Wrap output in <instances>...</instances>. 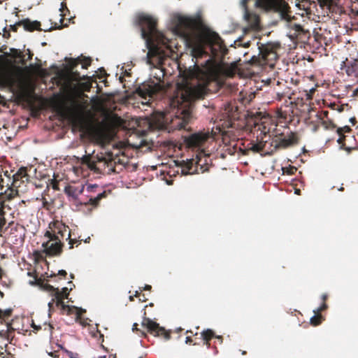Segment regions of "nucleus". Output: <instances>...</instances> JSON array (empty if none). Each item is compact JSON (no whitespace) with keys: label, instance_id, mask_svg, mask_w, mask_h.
<instances>
[{"label":"nucleus","instance_id":"nucleus-45","mask_svg":"<svg viewBox=\"0 0 358 358\" xmlns=\"http://www.w3.org/2000/svg\"><path fill=\"white\" fill-rule=\"evenodd\" d=\"M215 338L217 340V341L220 343H222V341H223V338L222 336H215Z\"/></svg>","mask_w":358,"mask_h":358},{"label":"nucleus","instance_id":"nucleus-38","mask_svg":"<svg viewBox=\"0 0 358 358\" xmlns=\"http://www.w3.org/2000/svg\"><path fill=\"white\" fill-rule=\"evenodd\" d=\"M65 352L69 358H80V355L76 352H73L67 350H65Z\"/></svg>","mask_w":358,"mask_h":358},{"label":"nucleus","instance_id":"nucleus-56","mask_svg":"<svg viewBox=\"0 0 358 358\" xmlns=\"http://www.w3.org/2000/svg\"><path fill=\"white\" fill-rule=\"evenodd\" d=\"M3 208H4L3 207V201H1L0 202V212L4 210Z\"/></svg>","mask_w":358,"mask_h":358},{"label":"nucleus","instance_id":"nucleus-27","mask_svg":"<svg viewBox=\"0 0 358 358\" xmlns=\"http://www.w3.org/2000/svg\"><path fill=\"white\" fill-rule=\"evenodd\" d=\"M351 131V129L349 126H345L341 128H338L337 130V132L338 135L340 136L339 138L338 139V143L342 146H345L344 141L345 140L346 136L343 135L344 133H348Z\"/></svg>","mask_w":358,"mask_h":358},{"label":"nucleus","instance_id":"nucleus-7","mask_svg":"<svg viewBox=\"0 0 358 358\" xmlns=\"http://www.w3.org/2000/svg\"><path fill=\"white\" fill-rule=\"evenodd\" d=\"M321 5H326L329 0H317ZM255 6L267 10L278 12L282 19L289 20L290 7L285 0H256Z\"/></svg>","mask_w":358,"mask_h":358},{"label":"nucleus","instance_id":"nucleus-25","mask_svg":"<svg viewBox=\"0 0 358 358\" xmlns=\"http://www.w3.org/2000/svg\"><path fill=\"white\" fill-rule=\"evenodd\" d=\"M84 190V187H83L80 189H78L77 187L73 186H66L64 189V192L69 196H72L74 199H76L78 194H81Z\"/></svg>","mask_w":358,"mask_h":358},{"label":"nucleus","instance_id":"nucleus-54","mask_svg":"<svg viewBox=\"0 0 358 358\" xmlns=\"http://www.w3.org/2000/svg\"><path fill=\"white\" fill-rule=\"evenodd\" d=\"M328 296L327 294H323L322 296V301L323 302H325V301L327 300Z\"/></svg>","mask_w":358,"mask_h":358},{"label":"nucleus","instance_id":"nucleus-61","mask_svg":"<svg viewBox=\"0 0 358 358\" xmlns=\"http://www.w3.org/2000/svg\"><path fill=\"white\" fill-rule=\"evenodd\" d=\"M109 358H116V356L111 355L109 356Z\"/></svg>","mask_w":358,"mask_h":358},{"label":"nucleus","instance_id":"nucleus-23","mask_svg":"<svg viewBox=\"0 0 358 358\" xmlns=\"http://www.w3.org/2000/svg\"><path fill=\"white\" fill-rule=\"evenodd\" d=\"M345 72L349 76L358 77V59H353L345 64Z\"/></svg>","mask_w":358,"mask_h":358},{"label":"nucleus","instance_id":"nucleus-48","mask_svg":"<svg viewBox=\"0 0 358 358\" xmlns=\"http://www.w3.org/2000/svg\"><path fill=\"white\" fill-rule=\"evenodd\" d=\"M20 25H18L17 24V23L13 26H11V29L13 31H17V27H20Z\"/></svg>","mask_w":358,"mask_h":358},{"label":"nucleus","instance_id":"nucleus-43","mask_svg":"<svg viewBox=\"0 0 358 358\" xmlns=\"http://www.w3.org/2000/svg\"><path fill=\"white\" fill-rule=\"evenodd\" d=\"M12 357L10 353H8L7 355H5L3 352L0 353V358H11Z\"/></svg>","mask_w":358,"mask_h":358},{"label":"nucleus","instance_id":"nucleus-24","mask_svg":"<svg viewBox=\"0 0 358 358\" xmlns=\"http://www.w3.org/2000/svg\"><path fill=\"white\" fill-rule=\"evenodd\" d=\"M80 57L76 59H71L69 62V69L71 71V74L72 78L76 80H79L80 79V73L78 71H74V69L79 64Z\"/></svg>","mask_w":358,"mask_h":358},{"label":"nucleus","instance_id":"nucleus-57","mask_svg":"<svg viewBox=\"0 0 358 358\" xmlns=\"http://www.w3.org/2000/svg\"><path fill=\"white\" fill-rule=\"evenodd\" d=\"M324 117H327L329 112L327 110L322 111Z\"/></svg>","mask_w":358,"mask_h":358},{"label":"nucleus","instance_id":"nucleus-5","mask_svg":"<svg viewBox=\"0 0 358 358\" xmlns=\"http://www.w3.org/2000/svg\"><path fill=\"white\" fill-rule=\"evenodd\" d=\"M280 45L278 43H258V55H253L248 64L253 66L264 67L268 66L273 68L278 59V50Z\"/></svg>","mask_w":358,"mask_h":358},{"label":"nucleus","instance_id":"nucleus-1","mask_svg":"<svg viewBox=\"0 0 358 358\" xmlns=\"http://www.w3.org/2000/svg\"><path fill=\"white\" fill-rule=\"evenodd\" d=\"M193 72H197L196 68L194 71L189 73V75L185 76L186 83L181 87H179L180 96L171 101V105L176 108V117L172 122L178 129H185L190 120L193 102L203 99L207 94V83L208 82L206 80L203 83H199V81H196V85H189L187 83V80L191 77H196L198 80L197 77L200 72L195 75L192 74ZM201 74L202 73H201Z\"/></svg>","mask_w":358,"mask_h":358},{"label":"nucleus","instance_id":"nucleus-63","mask_svg":"<svg viewBox=\"0 0 358 358\" xmlns=\"http://www.w3.org/2000/svg\"><path fill=\"white\" fill-rule=\"evenodd\" d=\"M99 358H106V356H101V357H99Z\"/></svg>","mask_w":358,"mask_h":358},{"label":"nucleus","instance_id":"nucleus-15","mask_svg":"<svg viewBox=\"0 0 358 358\" xmlns=\"http://www.w3.org/2000/svg\"><path fill=\"white\" fill-rule=\"evenodd\" d=\"M142 326L145 327L148 331L155 336H160L166 341L171 338L170 331H166L164 327L150 318L144 317L142 321Z\"/></svg>","mask_w":358,"mask_h":358},{"label":"nucleus","instance_id":"nucleus-29","mask_svg":"<svg viewBox=\"0 0 358 358\" xmlns=\"http://www.w3.org/2000/svg\"><path fill=\"white\" fill-rule=\"evenodd\" d=\"M314 313L315 315L310 318V324L313 326H317L322 322L324 317L320 313H318L316 311H314Z\"/></svg>","mask_w":358,"mask_h":358},{"label":"nucleus","instance_id":"nucleus-53","mask_svg":"<svg viewBox=\"0 0 358 358\" xmlns=\"http://www.w3.org/2000/svg\"><path fill=\"white\" fill-rule=\"evenodd\" d=\"M152 289V287L151 285H146L144 288H143V290H151Z\"/></svg>","mask_w":358,"mask_h":358},{"label":"nucleus","instance_id":"nucleus-58","mask_svg":"<svg viewBox=\"0 0 358 358\" xmlns=\"http://www.w3.org/2000/svg\"><path fill=\"white\" fill-rule=\"evenodd\" d=\"M204 344L207 346V348H210V341H204Z\"/></svg>","mask_w":358,"mask_h":358},{"label":"nucleus","instance_id":"nucleus-17","mask_svg":"<svg viewBox=\"0 0 358 358\" xmlns=\"http://www.w3.org/2000/svg\"><path fill=\"white\" fill-rule=\"evenodd\" d=\"M86 190L88 192H97V195L95 196H91L88 201L85 203V205H91L94 207H96L100 201L102 199L106 198L107 195L106 191L101 192V187L96 184L87 185Z\"/></svg>","mask_w":358,"mask_h":358},{"label":"nucleus","instance_id":"nucleus-11","mask_svg":"<svg viewBox=\"0 0 358 358\" xmlns=\"http://www.w3.org/2000/svg\"><path fill=\"white\" fill-rule=\"evenodd\" d=\"M165 92L166 88L160 79H157L156 81L150 79L138 86L136 89L135 93L141 98L146 99L148 97L152 98L158 93Z\"/></svg>","mask_w":358,"mask_h":358},{"label":"nucleus","instance_id":"nucleus-36","mask_svg":"<svg viewBox=\"0 0 358 358\" xmlns=\"http://www.w3.org/2000/svg\"><path fill=\"white\" fill-rule=\"evenodd\" d=\"M65 10H66L67 12H69L67 6H66V3L65 2H62L61 3V8H60V11L62 12V14L61 15L62 17H64L66 16V13L64 12Z\"/></svg>","mask_w":358,"mask_h":358},{"label":"nucleus","instance_id":"nucleus-6","mask_svg":"<svg viewBox=\"0 0 358 358\" xmlns=\"http://www.w3.org/2000/svg\"><path fill=\"white\" fill-rule=\"evenodd\" d=\"M27 167H21L16 173L13 176V182L11 186H8V183L4 185L3 178L0 180V199L2 200H11L15 198L18 193V188L22 185L29 182V176L27 173Z\"/></svg>","mask_w":358,"mask_h":358},{"label":"nucleus","instance_id":"nucleus-30","mask_svg":"<svg viewBox=\"0 0 358 358\" xmlns=\"http://www.w3.org/2000/svg\"><path fill=\"white\" fill-rule=\"evenodd\" d=\"M201 338L204 341H210L213 338H215V333L213 330L208 329L201 333Z\"/></svg>","mask_w":358,"mask_h":358},{"label":"nucleus","instance_id":"nucleus-47","mask_svg":"<svg viewBox=\"0 0 358 358\" xmlns=\"http://www.w3.org/2000/svg\"><path fill=\"white\" fill-rule=\"evenodd\" d=\"M350 122L352 123V125H355L357 123V120L355 117H352L350 119Z\"/></svg>","mask_w":358,"mask_h":358},{"label":"nucleus","instance_id":"nucleus-64","mask_svg":"<svg viewBox=\"0 0 358 358\" xmlns=\"http://www.w3.org/2000/svg\"><path fill=\"white\" fill-rule=\"evenodd\" d=\"M343 189H344V188H343V187H341V188L339 189V190H340V191H343Z\"/></svg>","mask_w":358,"mask_h":358},{"label":"nucleus","instance_id":"nucleus-46","mask_svg":"<svg viewBox=\"0 0 358 358\" xmlns=\"http://www.w3.org/2000/svg\"><path fill=\"white\" fill-rule=\"evenodd\" d=\"M49 355H50L51 357H54V358H57V357H59L58 352H56V351H55V352H50V353H49Z\"/></svg>","mask_w":358,"mask_h":358},{"label":"nucleus","instance_id":"nucleus-31","mask_svg":"<svg viewBox=\"0 0 358 358\" xmlns=\"http://www.w3.org/2000/svg\"><path fill=\"white\" fill-rule=\"evenodd\" d=\"M251 146L248 148L255 152H259L262 151L264 148L265 144L263 143H250Z\"/></svg>","mask_w":358,"mask_h":358},{"label":"nucleus","instance_id":"nucleus-32","mask_svg":"<svg viewBox=\"0 0 358 358\" xmlns=\"http://www.w3.org/2000/svg\"><path fill=\"white\" fill-rule=\"evenodd\" d=\"M92 59L90 57H80L79 64H82L83 69H87L91 65Z\"/></svg>","mask_w":358,"mask_h":358},{"label":"nucleus","instance_id":"nucleus-39","mask_svg":"<svg viewBox=\"0 0 358 358\" xmlns=\"http://www.w3.org/2000/svg\"><path fill=\"white\" fill-rule=\"evenodd\" d=\"M142 291H143L142 289H140V291H136L134 296L139 297L140 301H146L148 300V299L145 297V294H142L143 298L142 299L141 298Z\"/></svg>","mask_w":358,"mask_h":358},{"label":"nucleus","instance_id":"nucleus-62","mask_svg":"<svg viewBox=\"0 0 358 358\" xmlns=\"http://www.w3.org/2000/svg\"><path fill=\"white\" fill-rule=\"evenodd\" d=\"M70 276H71V278H72V279L74 278L73 274H71Z\"/></svg>","mask_w":358,"mask_h":358},{"label":"nucleus","instance_id":"nucleus-13","mask_svg":"<svg viewBox=\"0 0 358 358\" xmlns=\"http://www.w3.org/2000/svg\"><path fill=\"white\" fill-rule=\"evenodd\" d=\"M206 41L214 57H224L227 54L228 49L218 34L213 31L208 33Z\"/></svg>","mask_w":358,"mask_h":358},{"label":"nucleus","instance_id":"nucleus-14","mask_svg":"<svg viewBox=\"0 0 358 358\" xmlns=\"http://www.w3.org/2000/svg\"><path fill=\"white\" fill-rule=\"evenodd\" d=\"M45 236L49 238V241L43 243V248L46 255L49 256H58L62 252V243L55 236H52V232L47 231Z\"/></svg>","mask_w":358,"mask_h":358},{"label":"nucleus","instance_id":"nucleus-8","mask_svg":"<svg viewBox=\"0 0 358 358\" xmlns=\"http://www.w3.org/2000/svg\"><path fill=\"white\" fill-rule=\"evenodd\" d=\"M201 22L199 18L185 16H178L176 19V29L177 33L185 38H189L192 35L199 29Z\"/></svg>","mask_w":358,"mask_h":358},{"label":"nucleus","instance_id":"nucleus-35","mask_svg":"<svg viewBox=\"0 0 358 358\" xmlns=\"http://www.w3.org/2000/svg\"><path fill=\"white\" fill-rule=\"evenodd\" d=\"M42 206H43V208L46 209L48 210H50L52 203H50L49 201H48L45 198L43 197L42 198Z\"/></svg>","mask_w":358,"mask_h":358},{"label":"nucleus","instance_id":"nucleus-40","mask_svg":"<svg viewBox=\"0 0 358 358\" xmlns=\"http://www.w3.org/2000/svg\"><path fill=\"white\" fill-rule=\"evenodd\" d=\"M327 307V304L325 302H323L322 304L315 311L318 313H320V312L325 310Z\"/></svg>","mask_w":358,"mask_h":358},{"label":"nucleus","instance_id":"nucleus-34","mask_svg":"<svg viewBox=\"0 0 358 358\" xmlns=\"http://www.w3.org/2000/svg\"><path fill=\"white\" fill-rule=\"evenodd\" d=\"M6 212L3 210L0 212V232L2 231L3 228L6 224V220L5 218Z\"/></svg>","mask_w":358,"mask_h":358},{"label":"nucleus","instance_id":"nucleus-16","mask_svg":"<svg viewBox=\"0 0 358 358\" xmlns=\"http://www.w3.org/2000/svg\"><path fill=\"white\" fill-rule=\"evenodd\" d=\"M298 142L299 138L296 134L293 132H290L287 136H284L283 134L275 136L273 139L272 145L275 149H285L297 144Z\"/></svg>","mask_w":358,"mask_h":358},{"label":"nucleus","instance_id":"nucleus-60","mask_svg":"<svg viewBox=\"0 0 358 358\" xmlns=\"http://www.w3.org/2000/svg\"><path fill=\"white\" fill-rule=\"evenodd\" d=\"M134 297H135V296H129V300L131 301H134Z\"/></svg>","mask_w":358,"mask_h":358},{"label":"nucleus","instance_id":"nucleus-26","mask_svg":"<svg viewBox=\"0 0 358 358\" xmlns=\"http://www.w3.org/2000/svg\"><path fill=\"white\" fill-rule=\"evenodd\" d=\"M192 55L196 59L202 58L203 56H208V53L205 51L201 45H196L192 50Z\"/></svg>","mask_w":358,"mask_h":358},{"label":"nucleus","instance_id":"nucleus-20","mask_svg":"<svg viewBox=\"0 0 358 358\" xmlns=\"http://www.w3.org/2000/svg\"><path fill=\"white\" fill-rule=\"evenodd\" d=\"M69 295V289L67 287L62 288V291H59L57 288L55 292V298H52V302H50L48 306L51 308L52 303H55L57 307L64 304L63 300L67 299Z\"/></svg>","mask_w":358,"mask_h":358},{"label":"nucleus","instance_id":"nucleus-44","mask_svg":"<svg viewBox=\"0 0 358 358\" xmlns=\"http://www.w3.org/2000/svg\"><path fill=\"white\" fill-rule=\"evenodd\" d=\"M58 274L60 275H62L64 277H66L67 275V273L65 270H60V271H59Z\"/></svg>","mask_w":358,"mask_h":358},{"label":"nucleus","instance_id":"nucleus-50","mask_svg":"<svg viewBox=\"0 0 358 358\" xmlns=\"http://www.w3.org/2000/svg\"><path fill=\"white\" fill-rule=\"evenodd\" d=\"M32 327H33V328H34L35 330H37V331H38V330H39V329H41V326H40V325H38V326H37V325H36L34 322H33V324H32Z\"/></svg>","mask_w":358,"mask_h":358},{"label":"nucleus","instance_id":"nucleus-21","mask_svg":"<svg viewBox=\"0 0 358 358\" xmlns=\"http://www.w3.org/2000/svg\"><path fill=\"white\" fill-rule=\"evenodd\" d=\"M61 308L64 313H66L69 315H75L76 320L78 321L83 312H85L81 308H78L73 306L66 305L65 303L59 306Z\"/></svg>","mask_w":358,"mask_h":358},{"label":"nucleus","instance_id":"nucleus-3","mask_svg":"<svg viewBox=\"0 0 358 358\" xmlns=\"http://www.w3.org/2000/svg\"><path fill=\"white\" fill-rule=\"evenodd\" d=\"M136 23L141 28V36L148 44L168 46L169 39L157 28V21L153 17L144 13L136 17Z\"/></svg>","mask_w":358,"mask_h":358},{"label":"nucleus","instance_id":"nucleus-4","mask_svg":"<svg viewBox=\"0 0 358 358\" xmlns=\"http://www.w3.org/2000/svg\"><path fill=\"white\" fill-rule=\"evenodd\" d=\"M202 69L200 68L197 62L194 63V67L196 69V71L193 72L195 75L199 72L201 73L207 82L217 80L221 76H233L234 74V69L229 67L222 62H217L215 60L209 58L204 64H201Z\"/></svg>","mask_w":358,"mask_h":358},{"label":"nucleus","instance_id":"nucleus-59","mask_svg":"<svg viewBox=\"0 0 358 358\" xmlns=\"http://www.w3.org/2000/svg\"><path fill=\"white\" fill-rule=\"evenodd\" d=\"M241 354H242L243 355H245L247 354V352H246V351H245V350H242V351H241Z\"/></svg>","mask_w":358,"mask_h":358},{"label":"nucleus","instance_id":"nucleus-19","mask_svg":"<svg viewBox=\"0 0 358 358\" xmlns=\"http://www.w3.org/2000/svg\"><path fill=\"white\" fill-rule=\"evenodd\" d=\"M225 113L230 120V126L233 127L234 122L241 119L238 107L233 103H228L225 107Z\"/></svg>","mask_w":358,"mask_h":358},{"label":"nucleus","instance_id":"nucleus-28","mask_svg":"<svg viewBox=\"0 0 358 358\" xmlns=\"http://www.w3.org/2000/svg\"><path fill=\"white\" fill-rule=\"evenodd\" d=\"M0 296L1 297L3 296V293L0 291ZM13 312V309L8 308L4 310H2L0 309V323H2L3 321H5L6 319H8L9 317H10Z\"/></svg>","mask_w":358,"mask_h":358},{"label":"nucleus","instance_id":"nucleus-51","mask_svg":"<svg viewBox=\"0 0 358 358\" xmlns=\"http://www.w3.org/2000/svg\"><path fill=\"white\" fill-rule=\"evenodd\" d=\"M192 342V339L190 336H187L186 337V340H185V343H191Z\"/></svg>","mask_w":358,"mask_h":358},{"label":"nucleus","instance_id":"nucleus-2","mask_svg":"<svg viewBox=\"0 0 358 358\" xmlns=\"http://www.w3.org/2000/svg\"><path fill=\"white\" fill-rule=\"evenodd\" d=\"M96 160L92 159L90 155H85L82 157V164L96 173L110 174L119 173L124 167V162L118 156H113L108 152L104 156H96Z\"/></svg>","mask_w":358,"mask_h":358},{"label":"nucleus","instance_id":"nucleus-49","mask_svg":"<svg viewBox=\"0 0 358 358\" xmlns=\"http://www.w3.org/2000/svg\"><path fill=\"white\" fill-rule=\"evenodd\" d=\"M277 97H278V99L280 101L284 97V94L278 92Z\"/></svg>","mask_w":358,"mask_h":358},{"label":"nucleus","instance_id":"nucleus-55","mask_svg":"<svg viewBox=\"0 0 358 358\" xmlns=\"http://www.w3.org/2000/svg\"><path fill=\"white\" fill-rule=\"evenodd\" d=\"M137 327H138V324L134 323L133 325V328H132L133 331H138Z\"/></svg>","mask_w":358,"mask_h":358},{"label":"nucleus","instance_id":"nucleus-22","mask_svg":"<svg viewBox=\"0 0 358 358\" xmlns=\"http://www.w3.org/2000/svg\"><path fill=\"white\" fill-rule=\"evenodd\" d=\"M17 24L23 26L24 29L28 31H34L35 30H41V22L35 20L31 21L27 18L19 21Z\"/></svg>","mask_w":358,"mask_h":358},{"label":"nucleus","instance_id":"nucleus-33","mask_svg":"<svg viewBox=\"0 0 358 358\" xmlns=\"http://www.w3.org/2000/svg\"><path fill=\"white\" fill-rule=\"evenodd\" d=\"M44 289L51 293L53 298H55V292L57 291V288H55L53 286L48 283H45L43 285Z\"/></svg>","mask_w":358,"mask_h":358},{"label":"nucleus","instance_id":"nucleus-18","mask_svg":"<svg viewBox=\"0 0 358 358\" xmlns=\"http://www.w3.org/2000/svg\"><path fill=\"white\" fill-rule=\"evenodd\" d=\"M248 1L249 0L242 1V5L244 8V17L252 27L256 28L259 26V17L256 13H252L248 10L247 6Z\"/></svg>","mask_w":358,"mask_h":358},{"label":"nucleus","instance_id":"nucleus-9","mask_svg":"<svg viewBox=\"0 0 358 358\" xmlns=\"http://www.w3.org/2000/svg\"><path fill=\"white\" fill-rule=\"evenodd\" d=\"M208 156L205 155L204 152H197L195 159L184 162L182 173L185 175L204 173L208 170Z\"/></svg>","mask_w":358,"mask_h":358},{"label":"nucleus","instance_id":"nucleus-41","mask_svg":"<svg viewBox=\"0 0 358 358\" xmlns=\"http://www.w3.org/2000/svg\"><path fill=\"white\" fill-rule=\"evenodd\" d=\"M27 274L30 277H32L35 281H41V279L38 280V276L36 272H28ZM38 283H39V282H38Z\"/></svg>","mask_w":358,"mask_h":358},{"label":"nucleus","instance_id":"nucleus-42","mask_svg":"<svg viewBox=\"0 0 358 358\" xmlns=\"http://www.w3.org/2000/svg\"><path fill=\"white\" fill-rule=\"evenodd\" d=\"M43 327L45 330L48 329L50 334H52V329H53V327L50 324L44 323Z\"/></svg>","mask_w":358,"mask_h":358},{"label":"nucleus","instance_id":"nucleus-37","mask_svg":"<svg viewBox=\"0 0 358 358\" xmlns=\"http://www.w3.org/2000/svg\"><path fill=\"white\" fill-rule=\"evenodd\" d=\"M293 29L299 34L304 32V29H303V27L299 24H294Z\"/></svg>","mask_w":358,"mask_h":358},{"label":"nucleus","instance_id":"nucleus-12","mask_svg":"<svg viewBox=\"0 0 358 358\" xmlns=\"http://www.w3.org/2000/svg\"><path fill=\"white\" fill-rule=\"evenodd\" d=\"M50 228L52 237L55 236L59 240L62 241V239L66 238V241H69V249H72L74 244L78 246L81 243L82 240L71 238L69 227L60 221L56 220L50 223Z\"/></svg>","mask_w":358,"mask_h":358},{"label":"nucleus","instance_id":"nucleus-52","mask_svg":"<svg viewBox=\"0 0 358 358\" xmlns=\"http://www.w3.org/2000/svg\"><path fill=\"white\" fill-rule=\"evenodd\" d=\"M296 171V168L295 167H291L290 171H289V174H294V172Z\"/></svg>","mask_w":358,"mask_h":358},{"label":"nucleus","instance_id":"nucleus-10","mask_svg":"<svg viewBox=\"0 0 358 358\" xmlns=\"http://www.w3.org/2000/svg\"><path fill=\"white\" fill-rule=\"evenodd\" d=\"M213 136L209 131H199L184 136V143L187 148L204 152V148Z\"/></svg>","mask_w":358,"mask_h":358}]
</instances>
